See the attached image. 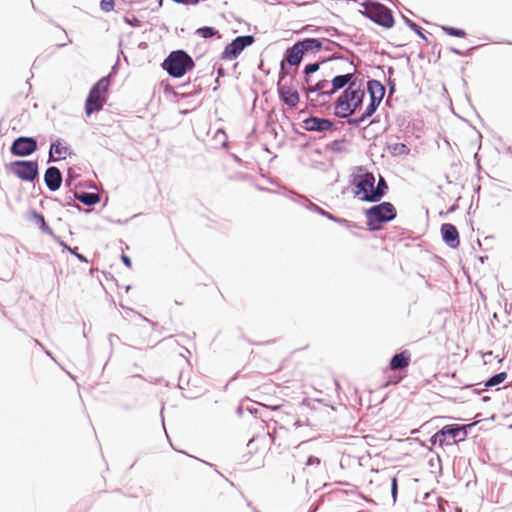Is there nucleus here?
Instances as JSON below:
<instances>
[{
	"instance_id": "14",
	"label": "nucleus",
	"mask_w": 512,
	"mask_h": 512,
	"mask_svg": "<svg viewBox=\"0 0 512 512\" xmlns=\"http://www.w3.org/2000/svg\"><path fill=\"white\" fill-rule=\"evenodd\" d=\"M44 180H45L47 187L51 191H56L61 186L62 175L58 168L49 167L45 172Z\"/></svg>"
},
{
	"instance_id": "4",
	"label": "nucleus",
	"mask_w": 512,
	"mask_h": 512,
	"mask_svg": "<svg viewBox=\"0 0 512 512\" xmlns=\"http://www.w3.org/2000/svg\"><path fill=\"white\" fill-rule=\"evenodd\" d=\"M162 67L171 77L181 78L195 67V62L185 51L176 50L168 55Z\"/></svg>"
},
{
	"instance_id": "23",
	"label": "nucleus",
	"mask_w": 512,
	"mask_h": 512,
	"mask_svg": "<svg viewBox=\"0 0 512 512\" xmlns=\"http://www.w3.org/2000/svg\"><path fill=\"white\" fill-rule=\"evenodd\" d=\"M298 45L302 47V50H314L319 49L321 47V43L317 39H305L304 41L298 42Z\"/></svg>"
},
{
	"instance_id": "17",
	"label": "nucleus",
	"mask_w": 512,
	"mask_h": 512,
	"mask_svg": "<svg viewBox=\"0 0 512 512\" xmlns=\"http://www.w3.org/2000/svg\"><path fill=\"white\" fill-rule=\"evenodd\" d=\"M303 55L304 51L302 50V47L296 43L287 51L286 61L290 65H298L301 62Z\"/></svg>"
},
{
	"instance_id": "3",
	"label": "nucleus",
	"mask_w": 512,
	"mask_h": 512,
	"mask_svg": "<svg viewBox=\"0 0 512 512\" xmlns=\"http://www.w3.org/2000/svg\"><path fill=\"white\" fill-rule=\"evenodd\" d=\"M396 215V208L390 202H383L365 210L366 224L371 231L382 229L383 224L393 220Z\"/></svg>"
},
{
	"instance_id": "29",
	"label": "nucleus",
	"mask_w": 512,
	"mask_h": 512,
	"mask_svg": "<svg viewBox=\"0 0 512 512\" xmlns=\"http://www.w3.org/2000/svg\"><path fill=\"white\" fill-rule=\"evenodd\" d=\"M125 22L127 24H129L130 26H132V27H139L140 23H141L140 20L137 17H135V16H132L131 18L130 17H126L125 18Z\"/></svg>"
},
{
	"instance_id": "24",
	"label": "nucleus",
	"mask_w": 512,
	"mask_h": 512,
	"mask_svg": "<svg viewBox=\"0 0 512 512\" xmlns=\"http://www.w3.org/2000/svg\"><path fill=\"white\" fill-rule=\"evenodd\" d=\"M443 30L446 34L454 37L464 38L466 36V32L463 29L455 28V27H443Z\"/></svg>"
},
{
	"instance_id": "8",
	"label": "nucleus",
	"mask_w": 512,
	"mask_h": 512,
	"mask_svg": "<svg viewBox=\"0 0 512 512\" xmlns=\"http://www.w3.org/2000/svg\"><path fill=\"white\" fill-rule=\"evenodd\" d=\"M10 170L24 181H33L38 175V164L35 161H15L11 163Z\"/></svg>"
},
{
	"instance_id": "35",
	"label": "nucleus",
	"mask_w": 512,
	"mask_h": 512,
	"mask_svg": "<svg viewBox=\"0 0 512 512\" xmlns=\"http://www.w3.org/2000/svg\"><path fill=\"white\" fill-rule=\"evenodd\" d=\"M396 486H397L396 478H393V480H392V490H393V493H395V491H396Z\"/></svg>"
},
{
	"instance_id": "34",
	"label": "nucleus",
	"mask_w": 512,
	"mask_h": 512,
	"mask_svg": "<svg viewBox=\"0 0 512 512\" xmlns=\"http://www.w3.org/2000/svg\"><path fill=\"white\" fill-rule=\"evenodd\" d=\"M397 146H399V152L400 153H408V149H407L406 145L398 144Z\"/></svg>"
},
{
	"instance_id": "15",
	"label": "nucleus",
	"mask_w": 512,
	"mask_h": 512,
	"mask_svg": "<svg viewBox=\"0 0 512 512\" xmlns=\"http://www.w3.org/2000/svg\"><path fill=\"white\" fill-rule=\"evenodd\" d=\"M304 127L308 131H326L332 127L328 119L310 117L304 121Z\"/></svg>"
},
{
	"instance_id": "22",
	"label": "nucleus",
	"mask_w": 512,
	"mask_h": 512,
	"mask_svg": "<svg viewBox=\"0 0 512 512\" xmlns=\"http://www.w3.org/2000/svg\"><path fill=\"white\" fill-rule=\"evenodd\" d=\"M507 379V373L506 372H500L494 376H492L490 379H488L485 382L486 387H494L501 383H503Z\"/></svg>"
},
{
	"instance_id": "11",
	"label": "nucleus",
	"mask_w": 512,
	"mask_h": 512,
	"mask_svg": "<svg viewBox=\"0 0 512 512\" xmlns=\"http://www.w3.org/2000/svg\"><path fill=\"white\" fill-rule=\"evenodd\" d=\"M37 149V141L32 137H19L11 146V153L15 156H28Z\"/></svg>"
},
{
	"instance_id": "30",
	"label": "nucleus",
	"mask_w": 512,
	"mask_h": 512,
	"mask_svg": "<svg viewBox=\"0 0 512 512\" xmlns=\"http://www.w3.org/2000/svg\"><path fill=\"white\" fill-rule=\"evenodd\" d=\"M318 69H319V63L309 64L305 67L304 73L308 75V74L316 72Z\"/></svg>"
},
{
	"instance_id": "27",
	"label": "nucleus",
	"mask_w": 512,
	"mask_h": 512,
	"mask_svg": "<svg viewBox=\"0 0 512 512\" xmlns=\"http://www.w3.org/2000/svg\"><path fill=\"white\" fill-rule=\"evenodd\" d=\"M100 8L104 12H111L114 9V0H101Z\"/></svg>"
},
{
	"instance_id": "28",
	"label": "nucleus",
	"mask_w": 512,
	"mask_h": 512,
	"mask_svg": "<svg viewBox=\"0 0 512 512\" xmlns=\"http://www.w3.org/2000/svg\"><path fill=\"white\" fill-rule=\"evenodd\" d=\"M327 85H328V81L322 80V81H319L314 87H310L309 91H320V90L325 89Z\"/></svg>"
},
{
	"instance_id": "9",
	"label": "nucleus",
	"mask_w": 512,
	"mask_h": 512,
	"mask_svg": "<svg viewBox=\"0 0 512 512\" xmlns=\"http://www.w3.org/2000/svg\"><path fill=\"white\" fill-rule=\"evenodd\" d=\"M352 85H350L337 99L334 107V114L339 118H347V122L351 123L352 115Z\"/></svg>"
},
{
	"instance_id": "32",
	"label": "nucleus",
	"mask_w": 512,
	"mask_h": 512,
	"mask_svg": "<svg viewBox=\"0 0 512 512\" xmlns=\"http://www.w3.org/2000/svg\"><path fill=\"white\" fill-rule=\"evenodd\" d=\"M122 260H123V262L125 263V265L127 267H129V268L131 267V260H130V258L128 256L123 255L122 256Z\"/></svg>"
},
{
	"instance_id": "33",
	"label": "nucleus",
	"mask_w": 512,
	"mask_h": 512,
	"mask_svg": "<svg viewBox=\"0 0 512 512\" xmlns=\"http://www.w3.org/2000/svg\"><path fill=\"white\" fill-rule=\"evenodd\" d=\"M264 406L272 409V410H278L281 408V404H277V405H272V404H264Z\"/></svg>"
},
{
	"instance_id": "21",
	"label": "nucleus",
	"mask_w": 512,
	"mask_h": 512,
	"mask_svg": "<svg viewBox=\"0 0 512 512\" xmlns=\"http://www.w3.org/2000/svg\"><path fill=\"white\" fill-rule=\"evenodd\" d=\"M68 153V149L59 142L53 143L50 148V156L56 155L55 160L64 159Z\"/></svg>"
},
{
	"instance_id": "18",
	"label": "nucleus",
	"mask_w": 512,
	"mask_h": 512,
	"mask_svg": "<svg viewBox=\"0 0 512 512\" xmlns=\"http://www.w3.org/2000/svg\"><path fill=\"white\" fill-rule=\"evenodd\" d=\"M351 79H352V74H345V75H340V76L334 77L332 80V88L330 91H327L326 93L329 95L333 94L334 92H336L337 90L343 88L346 84H348Z\"/></svg>"
},
{
	"instance_id": "10",
	"label": "nucleus",
	"mask_w": 512,
	"mask_h": 512,
	"mask_svg": "<svg viewBox=\"0 0 512 512\" xmlns=\"http://www.w3.org/2000/svg\"><path fill=\"white\" fill-rule=\"evenodd\" d=\"M254 42V37L250 35L239 36L228 44L223 53L222 58L233 59L236 58L247 46Z\"/></svg>"
},
{
	"instance_id": "26",
	"label": "nucleus",
	"mask_w": 512,
	"mask_h": 512,
	"mask_svg": "<svg viewBox=\"0 0 512 512\" xmlns=\"http://www.w3.org/2000/svg\"><path fill=\"white\" fill-rule=\"evenodd\" d=\"M33 217L35 218L36 222L40 225V228L43 230V231H48L49 230V227L45 221V218L42 214H39L37 212H33Z\"/></svg>"
},
{
	"instance_id": "13",
	"label": "nucleus",
	"mask_w": 512,
	"mask_h": 512,
	"mask_svg": "<svg viewBox=\"0 0 512 512\" xmlns=\"http://www.w3.org/2000/svg\"><path fill=\"white\" fill-rule=\"evenodd\" d=\"M441 235L443 241L451 248H457L460 245L459 233L453 224L444 223L441 226Z\"/></svg>"
},
{
	"instance_id": "12",
	"label": "nucleus",
	"mask_w": 512,
	"mask_h": 512,
	"mask_svg": "<svg viewBox=\"0 0 512 512\" xmlns=\"http://www.w3.org/2000/svg\"><path fill=\"white\" fill-rule=\"evenodd\" d=\"M375 177L371 173H366L356 184L354 194L360 196V198L367 202H375L370 199V195L374 193Z\"/></svg>"
},
{
	"instance_id": "2",
	"label": "nucleus",
	"mask_w": 512,
	"mask_h": 512,
	"mask_svg": "<svg viewBox=\"0 0 512 512\" xmlns=\"http://www.w3.org/2000/svg\"><path fill=\"white\" fill-rule=\"evenodd\" d=\"M357 6H354V10H357L361 15L368 17L375 23L385 27L391 28L394 24V18L391 11L380 3L375 2H358L354 0Z\"/></svg>"
},
{
	"instance_id": "5",
	"label": "nucleus",
	"mask_w": 512,
	"mask_h": 512,
	"mask_svg": "<svg viewBox=\"0 0 512 512\" xmlns=\"http://www.w3.org/2000/svg\"><path fill=\"white\" fill-rule=\"evenodd\" d=\"M467 437L466 426L459 424L445 425L436 432L430 439L432 445H438L441 448L452 446L458 442L464 441Z\"/></svg>"
},
{
	"instance_id": "20",
	"label": "nucleus",
	"mask_w": 512,
	"mask_h": 512,
	"mask_svg": "<svg viewBox=\"0 0 512 512\" xmlns=\"http://www.w3.org/2000/svg\"><path fill=\"white\" fill-rule=\"evenodd\" d=\"M76 198L83 204L87 206L95 205L100 201V197L96 193H81L76 194Z\"/></svg>"
},
{
	"instance_id": "31",
	"label": "nucleus",
	"mask_w": 512,
	"mask_h": 512,
	"mask_svg": "<svg viewBox=\"0 0 512 512\" xmlns=\"http://www.w3.org/2000/svg\"><path fill=\"white\" fill-rule=\"evenodd\" d=\"M412 27L415 30V32H417L418 35H420L423 38L425 37L424 34L421 32V27H419L416 24H412Z\"/></svg>"
},
{
	"instance_id": "6",
	"label": "nucleus",
	"mask_w": 512,
	"mask_h": 512,
	"mask_svg": "<svg viewBox=\"0 0 512 512\" xmlns=\"http://www.w3.org/2000/svg\"><path fill=\"white\" fill-rule=\"evenodd\" d=\"M109 79L101 78L90 90L85 103V112L90 116L95 111H100L106 102V94L108 92Z\"/></svg>"
},
{
	"instance_id": "16",
	"label": "nucleus",
	"mask_w": 512,
	"mask_h": 512,
	"mask_svg": "<svg viewBox=\"0 0 512 512\" xmlns=\"http://www.w3.org/2000/svg\"><path fill=\"white\" fill-rule=\"evenodd\" d=\"M411 362V354L409 351H402L394 355L389 363L391 370H400L409 366Z\"/></svg>"
},
{
	"instance_id": "7",
	"label": "nucleus",
	"mask_w": 512,
	"mask_h": 512,
	"mask_svg": "<svg viewBox=\"0 0 512 512\" xmlns=\"http://www.w3.org/2000/svg\"><path fill=\"white\" fill-rule=\"evenodd\" d=\"M277 91L279 98L289 108H297L300 102V95L292 84L284 82V75H282L277 84Z\"/></svg>"
},
{
	"instance_id": "19",
	"label": "nucleus",
	"mask_w": 512,
	"mask_h": 512,
	"mask_svg": "<svg viewBox=\"0 0 512 512\" xmlns=\"http://www.w3.org/2000/svg\"><path fill=\"white\" fill-rule=\"evenodd\" d=\"M387 189L388 185L386 181L382 177H380L377 186H374V193L370 195V199L375 200V202H378L385 195Z\"/></svg>"
},
{
	"instance_id": "1",
	"label": "nucleus",
	"mask_w": 512,
	"mask_h": 512,
	"mask_svg": "<svg viewBox=\"0 0 512 512\" xmlns=\"http://www.w3.org/2000/svg\"><path fill=\"white\" fill-rule=\"evenodd\" d=\"M367 90L369 94V102L365 109H363L364 91L354 90V114L356 112L360 113V116L354 119V124L363 122L370 117L379 106L385 94L384 86L377 80L369 81L367 84Z\"/></svg>"
},
{
	"instance_id": "25",
	"label": "nucleus",
	"mask_w": 512,
	"mask_h": 512,
	"mask_svg": "<svg viewBox=\"0 0 512 512\" xmlns=\"http://www.w3.org/2000/svg\"><path fill=\"white\" fill-rule=\"evenodd\" d=\"M196 33L203 38H210L217 34V30L212 27H201L196 31Z\"/></svg>"
}]
</instances>
